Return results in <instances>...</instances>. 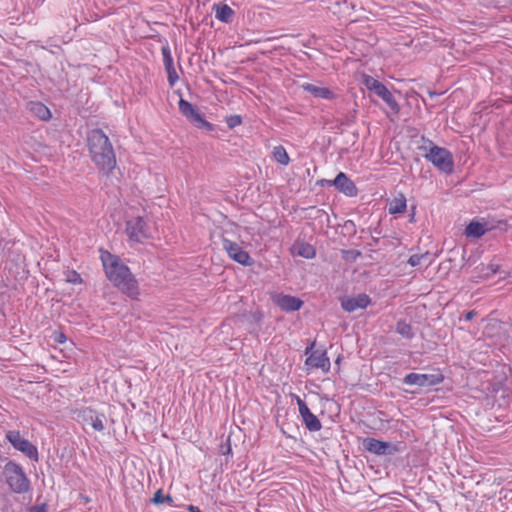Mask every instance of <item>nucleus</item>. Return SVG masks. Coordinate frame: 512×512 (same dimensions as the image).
Masks as SVG:
<instances>
[{
    "mask_svg": "<svg viewBox=\"0 0 512 512\" xmlns=\"http://www.w3.org/2000/svg\"><path fill=\"white\" fill-rule=\"evenodd\" d=\"M101 261L108 280L131 298L139 295L138 281L119 256L101 250Z\"/></svg>",
    "mask_w": 512,
    "mask_h": 512,
    "instance_id": "f257e3e1",
    "label": "nucleus"
},
{
    "mask_svg": "<svg viewBox=\"0 0 512 512\" xmlns=\"http://www.w3.org/2000/svg\"><path fill=\"white\" fill-rule=\"evenodd\" d=\"M88 150L93 163L106 174L116 166V156L113 146L100 128L92 129L87 135Z\"/></svg>",
    "mask_w": 512,
    "mask_h": 512,
    "instance_id": "f03ea898",
    "label": "nucleus"
},
{
    "mask_svg": "<svg viewBox=\"0 0 512 512\" xmlns=\"http://www.w3.org/2000/svg\"><path fill=\"white\" fill-rule=\"evenodd\" d=\"M3 474L6 483L14 493L22 494L28 492L30 482L19 464L9 461L4 466Z\"/></svg>",
    "mask_w": 512,
    "mask_h": 512,
    "instance_id": "7ed1b4c3",
    "label": "nucleus"
},
{
    "mask_svg": "<svg viewBox=\"0 0 512 512\" xmlns=\"http://www.w3.org/2000/svg\"><path fill=\"white\" fill-rule=\"evenodd\" d=\"M425 154V158L431 162L438 170L445 174H451L454 171V159L452 153L444 148L434 145Z\"/></svg>",
    "mask_w": 512,
    "mask_h": 512,
    "instance_id": "20e7f679",
    "label": "nucleus"
},
{
    "mask_svg": "<svg viewBox=\"0 0 512 512\" xmlns=\"http://www.w3.org/2000/svg\"><path fill=\"white\" fill-rule=\"evenodd\" d=\"M444 375L440 369H431L425 373H409L404 377V383L411 386L431 387L442 383Z\"/></svg>",
    "mask_w": 512,
    "mask_h": 512,
    "instance_id": "39448f33",
    "label": "nucleus"
},
{
    "mask_svg": "<svg viewBox=\"0 0 512 512\" xmlns=\"http://www.w3.org/2000/svg\"><path fill=\"white\" fill-rule=\"evenodd\" d=\"M179 112L195 127L204 129L208 132L214 131V125L206 121L198 108L193 106L187 100L181 98L178 102Z\"/></svg>",
    "mask_w": 512,
    "mask_h": 512,
    "instance_id": "423d86ee",
    "label": "nucleus"
},
{
    "mask_svg": "<svg viewBox=\"0 0 512 512\" xmlns=\"http://www.w3.org/2000/svg\"><path fill=\"white\" fill-rule=\"evenodd\" d=\"M9 443L18 451L22 452L31 460L38 461V450L29 440L23 438L18 430H11L6 433Z\"/></svg>",
    "mask_w": 512,
    "mask_h": 512,
    "instance_id": "0eeeda50",
    "label": "nucleus"
},
{
    "mask_svg": "<svg viewBox=\"0 0 512 512\" xmlns=\"http://www.w3.org/2000/svg\"><path fill=\"white\" fill-rule=\"evenodd\" d=\"M126 233L129 239L135 242H142L151 237L147 221L140 216L126 222Z\"/></svg>",
    "mask_w": 512,
    "mask_h": 512,
    "instance_id": "6e6552de",
    "label": "nucleus"
},
{
    "mask_svg": "<svg viewBox=\"0 0 512 512\" xmlns=\"http://www.w3.org/2000/svg\"><path fill=\"white\" fill-rule=\"evenodd\" d=\"M322 186H334L340 193L347 197L358 195L356 184L344 172H339L333 180H321Z\"/></svg>",
    "mask_w": 512,
    "mask_h": 512,
    "instance_id": "1a4fd4ad",
    "label": "nucleus"
},
{
    "mask_svg": "<svg viewBox=\"0 0 512 512\" xmlns=\"http://www.w3.org/2000/svg\"><path fill=\"white\" fill-rule=\"evenodd\" d=\"M222 246L229 257L235 262L244 266H251L254 264V260L250 257L249 253L242 249V247H240L236 242L223 238Z\"/></svg>",
    "mask_w": 512,
    "mask_h": 512,
    "instance_id": "9d476101",
    "label": "nucleus"
},
{
    "mask_svg": "<svg viewBox=\"0 0 512 512\" xmlns=\"http://www.w3.org/2000/svg\"><path fill=\"white\" fill-rule=\"evenodd\" d=\"M271 299L276 306L285 312L298 311L304 304L300 298L283 293L273 294Z\"/></svg>",
    "mask_w": 512,
    "mask_h": 512,
    "instance_id": "9b49d317",
    "label": "nucleus"
},
{
    "mask_svg": "<svg viewBox=\"0 0 512 512\" xmlns=\"http://www.w3.org/2000/svg\"><path fill=\"white\" fill-rule=\"evenodd\" d=\"M296 401L306 428L309 431H319L322 427L319 419L310 411L307 404L299 396H296Z\"/></svg>",
    "mask_w": 512,
    "mask_h": 512,
    "instance_id": "f8f14e48",
    "label": "nucleus"
},
{
    "mask_svg": "<svg viewBox=\"0 0 512 512\" xmlns=\"http://www.w3.org/2000/svg\"><path fill=\"white\" fill-rule=\"evenodd\" d=\"M161 53L163 56V65L167 73L168 83L171 87H173L175 83L178 81L179 76L174 67L173 58L168 43L162 46Z\"/></svg>",
    "mask_w": 512,
    "mask_h": 512,
    "instance_id": "ddd939ff",
    "label": "nucleus"
},
{
    "mask_svg": "<svg viewBox=\"0 0 512 512\" xmlns=\"http://www.w3.org/2000/svg\"><path fill=\"white\" fill-rule=\"evenodd\" d=\"M371 303V298L365 294H358L356 297L344 298L341 300V307L346 312H354L357 309H364Z\"/></svg>",
    "mask_w": 512,
    "mask_h": 512,
    "instance_id": "4468645a",
    "label": "nucleus"
},
{
    "mask_svg": "<svg viewBox=\"0 0 512 512\" xmlns=\"http://www.w3.org/2000/svg\"><path fill=\"white\" fill-rule=\"evenodd\" d=\"M327 354H309L305 361L306 370L309 372L313 369H320L327 372L330 369V360Z\"/></svg>",
    "mask_w": 512,
    "mask_h": 512,
    "instance_id": "2eb2a0df",
    "label": "nucleus"
},
{
    "mask_svg": "<svg viewBox=\"0 0 512 512\" xmlns=\"http://www.w3.org/2000/svg\"><path fill=\"white\" fill-rule=\"evenodd\" d=\"M492 226H489L488 222H480L472 220L465 228L464 235L467 238L479 239L486 232L492 230Z\"/></svg>",
    "mask_w": 512,
    "mask_h": 512,
    "instance_id": "dca6fc26",
    "label": "nucleus"
},
{
    "mask_svg": "<svg viewBox=\"0 0 512 512\" xmlns=\"http://www.w3.org/2000/svg\"><path fill=\"white\" fill-rule=\"evenodd\" d=\"M212 11L215 14V18L220 22L225 24L233 22L235 12L228 4L223 2L215 3L212 7Z\"/></svg>",
    "mask_w": 512,
    "mask_h": 512,
    "instance_id": "f3484780",
    "label": "nucleus"
},
{
    "mask_svg": "<svg viewBox=\"0 0 512 512\" xmlns=\"http://www.w3.org/2000/svg\"><path fill=\"white\" fill-rule=\"evenodd\" d=\"M301 87L316 98L327 100L335 98V93L327 87H319L311 83H304Z\"/></svg>",
    "mask_w": 512,
    "mask_h": 512,
    "instance_id": "a211bd4d",
    "label": "nucleus"
},
{
    "mask_svg": "<svg viewBox=\"0 0 512 512\" xmlns=\"http://www.w3.org/2000/svg\"><path fill=\"white\" fill-rule=\"evenodd\" d=\"M363 445L367 451L376 455L386 454L389 448V443L375 438H365L363 440Z\"/></svg>",
    "mask_w": 512,
    "mask_h": 512,
    "instance_id": "6ab92c4d",
    "label": "nucleus"
},
{
    "mask_svg": "<svg viewBox=\"0 0 512 512\" xmlns=\"http://www.w3.org/2000/svg\"><path fill=\"white\" fill-rule=\"evenodd\" d=\"M375 94L389 106L394 114H398L400 112V105L384 84L377 90Z\"/></svg>",
    "mask_w": 512,
    "mask_h": 512,
    "instance_id": "aec40b11",
    "label": "nucleus"
},
{
    "mask_svg": "<svg viewBox=\"0 0 512 512\" xmlns=\"http://www.w3.org/2000/svg\"><path fill=\"white\" fill-rule=\"evenodd\" d=\"M292 253L306 259H312L316 255V250L313 245L306 242H296L292 246Z\"/></svg>",
    "mask_w": 512,
    "mask_h": 512,
    "instance_id": "412c9836",
    "label": "nucleus"
},
{
    "mask_svg": "<svg viewBox=\"0 0 512 512\" xmlns=\"http://www.w3.org/2000/svg\"><path fill=\"white\" fill-rule=\"evenodd\" d=\"M407 207V200L403 194H400L399 197H395L390 203L388 211L390 214H399L403 213Z\"/></svg>",
    "mask_w": 512,
    "mask_h": 512,
    "instance_id": "4be33fe9",
    "label": "nucleus"
},
{
    "mask_svg": "<svg viewBox=\"0 0 512 512\" xmlns=\"http://www.w3.org/2000/svg\"><path fill=\"white\" fill-rule=\"evenodd\" d=\"M31 111L43 121H48L52 117L48 107L41 102H31Z\"/></svg>",
    "mask_w": 512,
    "mask_h": 512,
    "instance_id": "5701e85b",
    "label": "nucleus"
},
{
    "mask_svg": "<svg viewBox=\"0 0 512 512\" xmlns=\"http://www.w3.org/2000/svg\"><path fill=\"white\" fill-rule=\"evenodd\" d=\"M83 413H84V419L85 420H88V419L91 420V425H92L94 430H96V431H103L104 430V423H103V420H102L101 416L97 415L91 409H86V410L83 411Z\"/></svg>",
    "mask_w": 512,
    "mask_h": 512,
    "instance_id": "b1692460",
    "label": "nucleus"
},
{
    "mask_svg": "<svg viewBox=\"0 0 512 512\" xmlns=\"http://www.w3.org/2000/svg\"><path fill=\"white\" fill-rule=\"evenodd\" d=\"M272 155L274 160L283 166H287L290 162V157L282 145L275 146Z\"/></svg>",
    "mask_w": 512,
    "mask_h": 512,
    "instance_id": "393cba45",
    "label": "nucleus"
},
{
    "mask_svg": "<svg viewBox=\"0 0 512 512\" xmlns=\"http://www.w3.org/2000/svg\"><path fill=\"white\" fill-rule=\"evenodd\" d=\"M396 332L406 339H411L414 336L412 325L405 320H399L397 322Z\"/></svg>",
    "mask_w": 512,
    "mask_h": 512,
    "instance_id": "a878e982",
    "label": "nucleus"
},
{
    "mask_svg": "<svg viewBox=\"0 0 512 512\" xmlns=\"http://www.w3.org/2000/svg\"><path fill=\"white\" fill-rule=\"evenodd\" d=\"M362 84L367 88V90L373 92L374 94L383 85V83L367 74H363Z\"/></svg>",
    "mask_w": 512,
    "mask_h": 512,
    "instance_id": "bb28decb",
    "label": "nucleus"
},
{
    "mask_svg": "<svg viewBox=\"0 0 512 512\" xmlns=\"http://www.w3.org/2000/svg\"><path fill=\"white\" fill-rule=\"evenodd\" d=\"M152 504L154 505H161L164 503H167L169 505L173 504V498L171 495H165L163 493L162 489H158L155 493L152 499L150 500Z\"/></svg>",
    "mask_w": 512,
    "mask_h": 512,
    "instance_id": "cd10ccee",
    "label": "nucleus"
},
{
    "mask_svg": "<svg viewBox=\"0 0 512 512\" xmlns=\"http://www.w3.org/2000/svg\"><path fill=\"white\" fill-rule=\"evenodd\" d=\"M49 338H50V341H52L54 343H59V344H63L67 340L66 335L62 331H59V330L52 331Z\"/></svg>",
    "mask_w": 512,
    "mask_h": 512,
    "instance_id": "c85d7f7f",
    "label": "nucleus"
},
{
    "mask_svg": "<svg viewBox=\"0 0 512 512\" xmlns=\"http://www.w3.org/2000/svg\"><path fill=\"white\" fill-rule=\"evenodd\" d=\"M242 123V118L239 115H230L226 117V124L229 129H233Z\"/></svg>",
    "mask_w": 512,
    "mask_h": 512,
    "instance_id": "c756f323",
    "label": "nucleus"
},
{
    "mask_svg": "<svg viewBox=\"0 0 512 512\" xmlns=\"http://www.w3.org/2000/svg\"><path fill=\"white\" fill-rule=\"evenodd\" d=\"M424 254H413L409 257L408 259V263L412 266V267H416V266H419L421 264V260L424 258Z\"/></svg>",
    "mask_w": 512,
    "mask_h": 512,
    "instance_id": "7c9ffc66",
    "label": "nucleus"
},
{
    "mask_svg": "<svg viewBox=\"0 0 512 512\" xmlns=\"http://www.w3.org/2000/svg\"><path fill=\"white\" fill-rule=\"evenodd\" d=\"M487 272L485 273L486 277H489L490 275H494L500 272V266L494 263H490L487 266Z\"/></svg>",
    "mask_w": 512,
    "mask_h": 512,
    "instance_id": "2f4dec72",
    "label": "nucleus"
},
{
    "mask_svg": "<svg viewBox=\"0 0 512 512\" xmlns=\"http://www.w3.org/2000/svg\"><path fill=\"white\" fill-rule=\"evenodd\" d=\"M476 314L477 312L475 310L467 311L459 320L462 321V319H464L465 321H471Z\"/></svg>",
    "mask_w": 512,
    "mask_h": 512,
    "instance_id": "473e14b6",
    "label": "nucleus"
},
{
    "mask_svg": "<svg viewBox=\"0 0 512 512\" xmlns=\"http://www.w3.org/2000/svg\"><path fill=\"white\" fill-rule=\"evenodd\" d=\"M187 509L190 511V512H202L201 509L197 506H194V505H188L187 506Z\"/></svg>",
    "mask_w": 512,
    "mask_h": 512,
    "instance_id": "72a5a7b5",
    "label": "nucleus"
},
{
    "mask_svg": "<svg viewBox=\"0 0 512 512\" xmlns=\"http://www.w3.org/2000/svg\"><path fill=\"white\" fill-rule=\"evenodd\" d=\"M72 283H77V282H80L81 279H80V275L77 274L76 272H74V277L72 280H70Z\"/></svg>",
    "mask_w": 512,
    "mask_h": 512,
    "instance_id": "f704fd0d",
    "label": "nucleus"
},
{
    "mask_svg": "<svg viewBox=\"0 0 512 512\" xmlns=\"http://www.w3.org/2000/svg\"><path fill=\"white\" fill-rule=\"evenodd\" d=\"M314 346H315V344H314V343H312L311 345H309V346H307V347L305 348L304 352H314V351H313V350H314Z\"/></svg>",
    "mask_w": 512,
    "mask_h": 512,
    "instance_id": "c9c22d12",
    "label": "nucleus"
},
{
    "mask_svg": "<svg viewBox=\"0 0 512 512\" xmlns=\"http://www.w3.org/2000/svg\"><path fill=\"white\" fill-rule=\"evenodd\" d=\"M415 208H416L415 206L412 207V213L410 214V217H411L410 221H413Z\"/></svg>",
    "mask_w": 512,
    "mask_h": 512,
    "instance_id": "e433bc0d",
    "label": "nucleus"
},
{
    "mask_svg": "<svg viewBox=\"0 0 512 512\" xmlns=\"http://www.w3.org/2000/svg\"><path fill=\"white\" fill-rule=\"evenodd\" d=\"M429 94L431 97L438 95V93H436V92H429Z\"/></svg>",
    "mask_w": 512,
    "mask_h": 512,
    "instance_id": "4c0bfd02",
    "label": "nucleus"
}]
</instances>
